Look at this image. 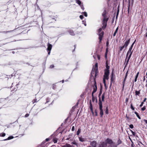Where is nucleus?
Here are the masks:
<instances>
[{
	"label": "nucleus",
	"mask_w": 147,
	"mask_h": 147,
	"mask_svg": "<svg viewBox=\"0 0 147 147\" xmlns=\"http://www.w3.org/2000/svg\"><path fill=\"white\" fill-rule=\"evenodd\" d=\"M13 136H10L9 137L7 138V139L8 140H10L12 139H13Z\"/></svg>",
	"instance_id": "nucleus-36"
},
{
	"label": "nucleus",
	"mask_w": 147,
	"mask_h": 147,
	"mask_svg": "<svg viewBox=\"0 0 147 147\" xmlns=\"http://www.w3.org/2000/svg\"><path fill=\"white\" fill-rule=\"evenodd\" d=\"M129 127L131 129H132L134 128V126L133 124H130L129 125Z\"/></svg>",
	"instance_id": "nucleus-46"
},
{
	"label": "nucleus",
	"mask_w": 147,
	"mask_h": 147,
	"mask_svg": "<svg viewBox=\"0 0 147 147\" xmlns=\"http://www.w3.org/2000/svg\"><path fill=\"white\" fill-rule=\"evenodd\" d=\"M134 113L136 115V116L139 119H141V117L139 115L137 112L135 111L134 112Z\"/></svg>",
	"instance_id": "nucleus-24"
},
{
	"label": "nucleus",
	"mask_w": 147,
	"mask_h": 147,
	"mask_svg": "<svg viewBox=\"0 0 147 147\" xmlns=\"http://www.w3.org/2000/svg\"><path fill=\"white\" fill-rule=\"evenodd\" d=\"M119 9H118L117 10V15H116V19L117 17L118 16L119 13Z\"/></svg>",
	"instance_id": "nucleus-47"
},
{
	"label": "nucleus",
	"mask_w": 147,
	"mask_h": 147,
	"mask_svg": "<svg viewBox=\"0 0 147 147\" xmlns=\"http://www.w3.org/2000/svg\"><path fill=\"white\" fill-rule=\"evenodd\" d=\"M121 140H120V139H119V140H118L117 142V145H119L120 144H121Z\"/></svg>",
	"instance_id": "nucleus-21"
},
{
	"label": "nucleus",
	"mask_w": 147,
	"mask_h": 147,
	"mask_svg": "<svg viewBox=\"0 0 147 147\" xmlns=\"http://www.w3.org/2000/svg\"><path fill=\"white\" fill-rule=\"evenodd\" d=\"M95 115L96 116H97L98 115V114H97V110H95Z\"/></svg>",
	"instance_id": "nucleus-56"
},
{
	"label": "nucleus",
	"mask_w": 147,
	"mask_h": 147,
	"mask_svg": "<svg viewBox=\"0 0 147 147\" xmlns=\"http://www.w3.org/2000/svg\"><path fill=\"white\" fill-rule=\"evenodd\" d=\"M106 69L104 70L109 71L110 66L108 65L107 61H106Z\"/></svg>",
	"instance_id": "nucleus-13"
},
{
	"label": "nucleus",
	"mask_w": 147,
	"mask_h": 147,
	"mask_svg": "<svg viewBox=\"0 0 147 147\" xmlns=\"http://www.w3.org/2000/svg\"><path fill=\"white\" fill-rule=\"evenodd\" d=\"M5 136V134L3 133V134H0V136L1 137H4Z\"/></svg>",
	"instance_id": "nucleus-33"
},
{
	"label": "nucleus",
	"mask_w": 147,
	"mask_h": 147,
	"mask_svg": "<svg viewBox=\"0 0 147 147\" xmlns=\"http://www.w3.org/2000/svg\"><path fill=\"white\" fill-rule=\"evenodd\" d=\"M131 108L132 110H134V107L133 106L132 104H131Z\"/></svg>",
	"instance_id": "nucleus-44"
},
{
	"label": "nucleus",
	"mask_w": 147,
	"mask_h": 147,
	"mask_svg": "<svg viewBox=\"0 0 147 147\" xmlns=\"http://www.w3.org/2000/svg\"><path fill=\"white\" fill-rule=\"evenodd\" d=\"M140 90L139 91H137L136 90L135 91V95H137L139 96L140 94Z\"/></svg>",
	"instance_id": "nucleus-18"
},
{
	"label": "nucleus",
	"mask_w": 147,
	"mask_h": 147,
	"mask_svg": "<svg viewBox=\"0 0 147 147\" xmlns=\"http://www.w3.org/2000/svg\"><path fill=\"white\" fill-rule=\"evenodd\" d=\"M144 103V102H142L141 104L140 105V107H142L143 105V104Z\"/></svg>",
	"instance_id": "nucleus-57"
},
{
	"label": "nucleus",
	"mask_w": 147,
	"mask_h": 147,
	"mask_svg": "<svg viewBox=\"0 0 147 147\" xmlns=\"http://www.w3.org/2000/svg\"><path fill=\"white\" fill-rule=\"evenodd\" d=\"M53 141L54 143H56L57 142V139L56 138H55L53 139Z\"/></svg>",
	"instance_id": "nucleus-29"
},
{
	"label": "nucleus",
	"mask_w": 147,
	"mask_h": 147,
	"mask_svg": "<svg viewBox=\"0 0 147 147\" xmlns=\"http://www.w3.org/2000/svg\"><path fill=\"white\" fill-rule=\"evenodd\" d=\"M55 85L54 84H53L52 85V88L53 89H55Z\"/></svg>",
	"instance_id": "nucleus-60"
},
{
	"label": "nucleus",
	"mask_w": 147,
	"mask_h": 147,
	"mask_svg": "<svg viewBox=\"0 0 147 147\" xmlns=\"http://www.w3.org/2000/svg\"><path fill=\"white\" fill-rule=\"evenodd\" d=\"M37 102V99L36 98L34 99L33 100V103H34V102Z\"/></svg>",
	"instance_id": "nucleus-55"
},
{
	"label": "nucleus",
	"mask_w": 147,
	"mask_h": 147,
	"mask_svg": "<svg viewBox=\"0 0 147 147\" xmlns=\"http://www.w3.org/2000/svg\"><path fill=\"white\" fill-rule=\"evenodd\" d=\"M125 48V47L124 46H120L119 47V52L120 53L123 50V49Z\"/></svg>",
	"instance_id": "nucleus-17"
},
{
	"label": "nucleus",
	"mask_w": 147,
	"mask_h": 147,
	"mask_svg": "<svg viewBox=\"0 0 147 147\" xmlns=\"http://www.w3.org/2000/svg\"><path fill=\"white\" fill-rule=\"evenodd\" d=\"M97 90L96 89H95V88H94L93 91L92 92V93H95Z\"/></svg>",
	"instance_id": "nucleus-49"
},
{
	"label": "nucleus",
	"mask_w": 147,
	"mask_h": 147,
	"mask_svg": "<svg viewBox=\"0 0 147 147\" xmlns=\"http://www.w3.org/2000/svg\"><path fill=\"white\" fill-rule=\"evenodd\" d=\"M132 54V53H130V54L128 57V58H129V59H130Z\"/></svg>",
	"instance_id": "nucleus-53"
},
{
	"label": "nucleus",
	"mask_w": 147,
	"mask_h": 147,
	"mask_svg": "<svg viewBox=\"0 0 147 147\" xmlns=\"http://www.w3.org/2000/svg\"><path fill=\"white\" fill-rule=\"evenodd\" d=\"M82 13H83V14L85 16V17H87V13H86V12H83Z\"/></svg>",
	"instance_id": "nucleus-35"
},
{
	"label": "nucleus",
	"mask_w": 147,
	"mask_h": 147,
	"mask_svg": "<svg viewBox=\"0 0 147 147\" xmlns=\"http://www.w3.org/2000/svg\"><path fill=\"white\" fill-rule=\"evenodd\" d=\"M125 117L126 118H127V119H128V120H130L131 119L129 118L127 116V115H126V116H125Z\"/></svg>",
	"instance_id": "nucleus-61"
},
{
	"label": "nucleus",
	"mask_w": 147,
	"mask_h": 147,
	"mask_svg": "<svg viewBox=\"0 0 147 147\" xmlns=\"http://www.w3.org/2000/svg\"><path fill=\"white\" fill-rule=\"evenodd\" d=\"M52 48V45H51L49 44V43L48 44V47H47V50L48 51H51Z\"/></svg>",
	"instance_id": "nucleus-15"
},
{
	"label": "nucleus",
	"mask_w": 147,
	"mask_h": 147,
	"mask_svg": "<svg viewBox=\"0 0 147 147\" xmlns=\"http://www.w3.org/2000/svg\"><path fill=\"white\" fill-rule=\"evenodd\" d=\"M106 69L104 70L109 71L110 66L108 65L107 61H106Z\"/></svg>",
	"instance_id": "nucleus-14"
},
{
	"label": "nucleus",
	"mask_w": 147,
	"mask_h": 147,
	"mask_svg": "<svg viewBox=\"0 0 147 147\" xmlns=\"http://www.w3.org/2000/svg\"><path fill=\"white\" fill-rule=\"evenodd\" d=\"M54 65H50V67L51 68H54Z\"/></svg>",
	"instance_id": "nucleus-58"
},
{
	"label": "nucleus",
	"mask_w": 147,
	"mask_h": 147,
	"mask_svg": "<svg viewBox=\"0 0 147 147\" xmlns=\"http://www.w3.org/2000/svg\"><path fill=\"white\" fill-rule=\"evenodd\" d=\"M146 109V106H144L142 108H141V110L142 111H144Z\"/></svg>",
	"instance_id": "nucleus-41"
},
{
	"label": "nucleus",
	"mask_w": 147,
	"mask_h": 147,
	"mask_svg": "<svg viewBox=\"0 0 147 147\" xmlns=\"http://www.w3.org/2000/svg\"><path fill=\"white\" fill-rule=\"evenodd\" d=\"M102 30V29L101 28H99L98 29V33H100L101 32H102V31H101Z\"/></svg>",
	"instance_id": "nucleus-43"
},
{
	"label": "nucleus",
	"mask_w": 147,
	"mask_h": 147,
	"mask_svg": "<svg viewBox=\"0 0 147 147\" xmlns=\"http://www.w3.org/2000/svg\"><path fill=\"white\" fill-rule=\"evenodd\" d=\"M104 71L105 73L103 76V78H105L106 80H108L109 79V76L110 73V71L104 70Z\"/></svg>",
	"instance_id": "nucleus-5"
},
{
	"label": "nucleus",
	"mask_w": 147,
	"mask_h": 147,
	"mask_svg": "<svg viewBox=\"0 0 147 147\" xmlns=\"http://www.w3.org/2000/svg\"><path fill=\"white\" fill-rule=\"evenodd\" d=\"M105 93H104L103 94H102V101H104V100L105 98Z\"/></svg>",
	"instance_id": "nucleus-26"
},
{
	"label": "nucleus",
	"mask_w": 147,
	"mask_h": 147,
	"mask_svg": "<svg viewBox=\"0 0 147 147\" xmlns=\"http://www.w3.org/2000/svg\"><path fill=\"white\" fill-rule=\"evenodd\" d=\"M12 30H10V31H4L2 32H0L3 33H7L11 32L12 31Z\"/></svg>",
	"instance_id": "nucleus-32"
},
{
	"label": "nucleus",
	"mask_w": 147,
	"mask_h": 147,
	"mask_svg": "<svg viewBox=\"0 0 147 147\" xmlns=\"http://www.w3.org/2000/svg\"><path fill=\"white\" fill-rule=\"evenodd\" d=\"M74 129H75V127L74 126H73L72 127V129H71V130L72 131H74Z\"/></svg>",
	"instance_id": "nucleus-59"
},
{
	"label": "nucleus",
	"mask_w": 147,
	"mask_h": 147,
	"mask_svg": "<svg viewBox=\"0 0 147 147\" xmlns=\"http://www.w3.org/2000/svg\"><path fill=\"white\" fill-rule=\"evenodd\" d=\"M130 3L129 2V3L128 6V13H129V9H130Z\"/></svg>",
	"instance_id": "nucleus-40"
},
{
	"label": "nucleus",
	"mask_w": 147,
	"mask_h": 147,
	"mask_svg": "<svg viewBox=\"0 0 147 147\" xmlns=\"http://www.w3.org/2000/svg\"><path fill=\"white\" fill-rule=\"evenodd\" d=\"M130 131L131 132V133H132V135L134 136H135V133L134 131H133L132 130H130Z\"/></svg>",
	"instance_id": "nucleus-42"
},
{
	"label": "nucleus",
	"mask_w": 147,
	"mask_h": 147,
	"mask_svg": "<svg viewBox=\"0 0 147 147\" xmlns=\"http://www.w3.org/2000/svg\"><path fill=\"white\" fill-rule=\"evenodd\" d=\"M81 132V129L80 128H79L78 129L77 132V135H78L80 134Z\"/></svg>",
	"instance_id": "nucleus-27"
},
{
	"label": "nucleus",
	"mask_w": 147,
	"mask_h": 147,
	"mask_svg": "<svg viewBox=\"0 0 147 147\" xmlns=\"http://www.w3.org/2000/svg\"><path fill=\"white\" fill-rule=\"evenodd\" d=\"M132 54V53H130V54L128 57V58H129V59H130Z\"/></svg>",
	"instance_id": "nucleus-52"
},
{
	"label": "nucleus",
	"mask_w": 147,
	"mask_h": 147,
	"mask_svg": "<svg viewBox=\"0 0 147 147\" xmlns=\"http://www.w3.org/2000/svg\"><path fill=\"white\" fill-rule=\"evenodd\" d=\"M95 98L94 97L92 98V100L93 102H94L95 101Z\"/></svg>",
	"instance_id": "nucleus-63"
},
{
	"label": "nucleus",
	"mask_w": 147,
	"mask_h": 147,
	"mask_svg": "<svg viewBox=\"0 0 147 147\" xmlns=\"http://www.w3.org/2000/svg\"><path fill=\"white\" fill-rule=\"evenodd\" d=\"M105 113H106V114H108L109 113H108V107H106V109L105 110Z\"/></svg>",
	"instance_id": "nucleus-25"
},
{
	"label": "nucleus",
	"mask_w": 147,
	"mask_h": 147,
	"mask_svg": "<svg viewBox=\"0 0 147 147\" xmlns=\"http://www.w3.org/2000/svg\"><path fill=\"white\" fill-rule=\"evenodd\" d=\"M95 69H96V70H97V69H98V63H96L95 64Z\"/></svg>",
	"instance_id": "nucleus-38"
},
{
	"label": "nucleus",
	"mask_w": 147,
	"mask_h": 147,
	"mask_svg": "<svg viewBox=\"0 0 147 147\" xmlns=\"http://www.w3.org/2000/svg\"><path fill=\"white\" fill-rule=\"evenodd\" d=\"M90 111H91V112H92V114H94V113L93 112L92 106V105L91 103V100H90Z\"/></svg>",
	"instance_id": "nucleus-11"
},
{
	"label": "nucleus",
	"mask_w": 147,
	"mask_h": 147,
	"mask_svg": "<svg viewBox=\"0 0 147 147\" xmlns=\"http://www.w3.org/2000/svg\"><path fill=\"white\" fill-rule=\"evenodd\" d=\"M71 144H74V145H77V143H76V142L74 141L73 142H72L71 143Z\"/></svg>",
	"instance_id": "nucleus-31"
},
{
	"label": "nucleus",
	"mask_w": 147,
	"mask_h": 147,
	"mask_svg": "<svg viewBox=\"0 0 147 147\" xmlns=\"http://www.w3.org/2000/svg\"><path fill=\"white\" fill-rule=\"evenodd\" d=\"M90 145L93 147H97L96 142L95 141H93L92 142L90 141Z\"/></svg>",
	"instance_id": "nucleus-9"
},
{
	"label": "nucleus",
	"mask_w": 147,
	"mask_h": 147,
	"mask_svg": "<svg viewBox=\"0 0 147 147\" xmlns=\"http://www.w3.org/2000/svg\"><path fill=\"white\" fill-rule=\"evenodd\" d=\"M98 104L99 105V109L100 110V117H102L103 115L104 112L103 110L102 109V103L101 100V98H100L99 99Z\"/></svg>",
	"instance_id": "nucleus-1"
},
{
	"label": "nucleus",
	"mask_w": 147,
	"mask_h": 147,
	"mask_svg": "<svg viewBox=\"0 0 147 147\" xmlns=\"http://www.w3.org/2000/svg\"><path fill=\"white\" fill-rule=\"evenodd\" d=\"M68 32L72 36L75 35V34L72 30H70L68 31Z\"/></svg>",
	"instance_id": "nucleus-16"
},
{
	"label": "nucleus",
	"mask_w": 147,
	"mask_h": 147,
	"mask_svg": "<svg viewBox=\"0 0 147 147\" xmlns=\"http://www.w3.org/2000/svg\"><path fill=\"white\" fill-rule=\"evenodd\" d=\"M130 39H129L128 40H126L125 43L123 46L125 47V48L126 49L127 46H128V45L130 43Z\"/></svg>",
	"instance_id": "nucleus-10"
},
{
	"label": "nucleus",
	"mask_w": 147,
	"mask_h": 147,
	"mask_svg": "<svg viewBox=\"0 0 147 147\" xmlns=\"http://www.w3.org/2000/svg\"><path fill=\"white\" fill-rule=\"evenodd\" d=\"M94 81H95L94 86H95V89H96L97 90V86L96 85V82L95 81V78H94Z\"/></svg>",
	"instance_id": "nucleus-37"
},
{
	"label": "nucleus",
	"mask_w": 147,
	"mask_h": 147,
	"mask_svg": "<svg viewBox=\"0 0 147 147\" xmlns=\"http://www.w3.org/2000/svg\"><path fill=\"white\" fill-rule=\"evenodd\" d=\"M104 143H106V144H109L111 145H113L114 144V143L112 140L110 139L107 138L106 139L105 142H104Z\"/></svg>",
	"instance_id": "nucleus-3"
},
{
	"label": "nucleus",
	"mask_w": 147,
	"mask_h": 147,
	"mask_svg": "<svg viewBox=\"0 0 147 147\" xmlns=\"http://www.w3.org/2000/svg\"><path fill=\"white\" fill-rule=\"evenodd\" d=\"M63 147H71V145L67 143L65 145L63 146Z\"/></svg>",
	"instance_id": "nucleus-20"
},
{
	"label": "nucleus",
	"mask_w": 147,
	"mask_h": 147,
	"mask_svg": "<svg viewBox=\"0 0 147 147\" xmlns=\"http://www.w3.org/2000/svg\"><path fill=\"white\" fill-rule=\"evenodd\" d=\"M98 34L99 36V40L100 42L103 36L104 32L103 31H102L100 33H98Z\"/></svg>",
	"instance_id": "nucleus-8"
},
{
	"label": "nucleus",
	"mask_w": 147,
	"mask_h": 147,
	"mask_svg": "<svg viewBox=\"0 0 147 147\" xmlns=\"http://www.w3.org/2000/svg\"><path fill=\"white\" fill-rule=\"evenodd\" d=\"M115 79V74L113 70H112L111 75V84L110 86V87H111L112 83L113 81Z\"/></svg>",
	"instance_id": "nucleus-2"
},
{
	"label": "nucleus",
	"mask_w": 147,
	"mask_h": 147,
	"mask_svg": "<svg viewBox=\"0 0 147 147\" xmlns=\"http://www.w3.org/2000/svg\"><path fill=\"white\" fill-rule=\"evenodd\" d=\"M129 59H129V58H128V59L127 60L126 63H125V67H126L127 66V65L128 64V62L129 61Z\"/></svg>",
	"instance_id": "nucleus-28"
},
{
	"label": "nucleus",
	"mask_w": 147,
	"mask_h": 147,
	"mask_svg": "<svg viewBox=\"0 0 147 147\" xmlns=\"http://www.w3.org/2000/svg\"><path fill=\"white\" fill-rule=\"evenodd\" d=\"M108 18H107V19H103L102 23L103 25L102 28L103 30L105 29L106 28L107 25V22L108 20Z\"/></svg>",
	"instance_id": "nucleus-4"
},
{
	"label": "nucleus",
	"mask_w": 147,
	"mask_h": 147,
	"mask_svg": "<svg viewBox=\"0 0 147 147\" xmlns=\"http://www.w3.org/2000/svg\"><path fill=\"white\" fill-rule=\"evenodd\" d=\"M97 147H109V146L103 142H100L98 145H97Z\"/></svg>",
	"instance_id": "nucleus-6"
},
{
	"label": "nucleus",
	"mask_w": 147,
	"mask_h": 147,
	"mask_svg": "<svg viewBox=\"0 0 147 147\" xmlns=\"http://www.w3.org/2000/svg\"><path fill=\"white\" fill-rule=\"evenodd\" d=\"M102 93V90L101 89L100 90V92H99V96H99V99L100 98V95H101Z\"/></svg>",
	"instance_id": "nucleus-39"
},
{
	"label": "nucleus",
	"mask_w": 147,
	"mask_h": 147,
	"mask_svg": "<svg viewBox=\"0 0 147 147\" xmlns=\"http://www.w3.org/2000/svg\"><path fill=\"white\" fill-rule=\"evenodd\" d=\"M136 41V40H135L134 42H133V43L131 45V47H130L131 48H132L133 46V45L135 43V42Z\"/></svg>",
	"instance_id": "nucleus-45"
},
{
	"label": "nucleus",
	"mask_w": 147,
	"mask_h": 147,
	"mask_svg": "<svg viewBox=\"0 0 147 147\" xmlns=\"http://www.w3.org/2000/svg\"><path fill=\"white\" fill-rule=\"evenodd\" d=\"M79 141L81 142H83L85 141L84 139L82 138L81 137H79Z\"/></svg>",
	"instance_id": "nucleus-19"
},
{
	"label": "nucleus",
	"mask_w": 147,
	"mask_h": 147,
	"mask_svg": "<svg viewBox=\"0 0 147 147\" xmlns=\"http://www.w3.org/2000/svg\"><path fill=\"white\" fill-rule=\"evenodd\" d=\"M117 33V32L115 31V32H114L113 34V36H115L116 35V34Z\"/></svg>",
	"instance_id": "nucleus-62"
},
{
	"label": "nucleus",
	"mask_w": 147,
	"mask_h": 147,
	"mask_svg": "<svg viewBox=\"0 0 147 147\" xmlns=\"http://www.w3.org/2000/svg\"><path fill=\"white\" fill-rule=\"evenodd\" d=\"M143 121H144V122H145V123L147 124V120H146V119H144L143 120Z\"/></svg>",
	"instance_id": "nucleus-64"
},
{
	"label": "nucleus",
	"mask_w": 147,
	"mask_h": 147,
	"mask_svg": "<svg viewBox=\"0 0 147 147\" xmlns=\"http://www.w3.org/2000/svg\"><path fill=\"white\" fill-rule=\"evenodd\" d=\"M132 48L130 47L128 51V53H133V50H132Z\"/></svg>",
	"instance_id": "nucleus-22"
},
{
	"label": "nucleus",
	"mask_w": 147,
	"mask_h": 147,
	"mask_svg": "<svg viewBox=\"0 0 147 147\" xmlns=\"http://www.w3.org/2000/svg\"><path fill=\"white\" fill-rule=\"evenodd\" d=\"M131 141L132 142V144H131V147H135V144H134L132 140H131Z\"/></svg>",
	"instance_id": "nucleus-30"
},
{
	"label": "nucleus",
	"mask_w": 147,
	"mask_h": 147,
	"mask_svg": "<svg viewBox=\"0 0 147 147\" xmlns=\"http://www.w3.org/2000/svg\"><path fill=\"white\" fill-rule=\"evenodd\" d=\"M80 6L81 7V9L83 10V11L84 10V8L83 7V5H80Z\"/></svg>",
	"instance_id": "nucleus-50"
},
{
	"label": "nucleus",
	"mask_w": 147,
	"mask_h": 147,
	"mask_svg": "<svg viewBox=\"0 0 147 147\" xmlns=\"http://www.w3.org/2000/svg\"><path fill=\"white\" fill-rule=\"evenodd\" d=\"M76 2L80 5H81V2L80 0H76Z\"/></svg>",
	"instance_id": "nucleus-23"
},
{
	"label": "nucleus",
	"mask_w": 147,
	"mask_h": 147,
	"mask_svg": "<svg viewBox=\"0 0 147 147\" xmlns=\"http://www.w3.org/2000/svg\"><path fill=\"white\" fill-rule=\"evenodd\" d=\"M106 79V78H103V83L105 85L106 84V80H105Z\"/></svg>",
	"instance_id": "nucleus-34"
},
{
	"label": "nucleus",
	"mask_w": 147,
	"mask_h": 147,
	"mask_svg": "<svg viewBox=\"0 0 147 147\" xmlns=\"http://www.w3.org/2000/svg\"><path fill=\"white\" fill-rule=\"evenodd\" d=\"M107 50H106V52L105 54V58H107Z\"/></svg>",
	"instance_id": "nucleus-51"
},
{
	"label": "nucleus",
	"mask_w": 147,
	"mask_h": 147,
	"mask_svg": "<svg viewBox=\"0 0 147 147\" xmlns=\"http://www.w3.org/2000/svg\"><path fill=\"white\" fill-rule=\"evenodd\" d=\"M80 18L81 19H82L84 18V16L83 15H80Z\"/></svg>",
	"instance_id": "nucleus-54"
},
{
	"label": "nucleus",
	"mask_w": 147,
	"mask_h": 147,
	"mask_svg": "<svg viewBox=\"0 0 147 147\" xmlns=\"http://www.w3.org/2000/svg\"><path fill=\"white\" fill-rule=\"evenodd\" d=\"M128 71H127L126 73V75H125V76L124 78H125V79H126V78H127V74H128Z\"/></svg>",
	"instance_id": "nucleus-48"
},
{
	"label": "nucleus",
	"mask_w": 147,
	"mask_h": 147,
	"mask_svg": "<svg viewBox=\"0 0 147 147\" xmlns=\"http://www.w3.org/2000/svg\"><path fill=\"white\" fill-rule=\"evenodd\" d=\"M97 70H96V69H92L91 73V78L92 76L93 77V78H94L93 76L95 74V77H96V71Z\"/></svg>",
	"instance_id": "nucleus-7"
},
{
	"label": "nucleus",
	"mask_w": 147,
	"mask_h": 147,
	"mask_svg": "<svg viewBox=\"0 0 147 147\" xmlns=\"http://www.w3.org/2000/svg\"><path fill=\"white\" fill-rule=\"evenodd\" d=\"M106 10H105L103 12V13L102 14V16L104 18L103 19H107V18H107V17L106 16Z\"/></svg>",
	"instance_id": "nucleus-12"
}]
</instances>
